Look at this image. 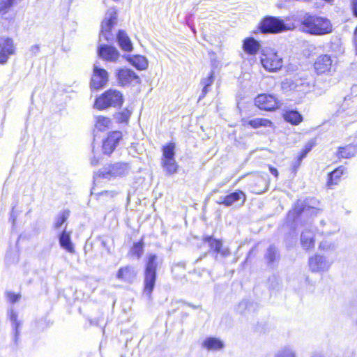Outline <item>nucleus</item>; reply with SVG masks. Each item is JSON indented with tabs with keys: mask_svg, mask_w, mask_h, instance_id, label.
Returning <instances> with one entry per match:
<instances>
[{
	"mask_svg": "<svg viewBox=\"0 0 357 357\" xmlns=\"http://www.w3.org/2000/svg\"><path fill=\"white\" fill-rule=\"evenodd\" d=\"M266 259L269 264L273 263L276 260V254L275 251L270 250L266 255Z\"/></svg>",
	"mask_w": 357,
	"mask_h": 357,
	"instance_id": "nucleus-44",
	"label": "nucleus"
},
{
	"mask_svg": "<svg viewBox=\"0 0 357 357\" xmlns=\"http://www.w3.org/2000/svg\"><path fill=\"white\" fill-rule=\"evenodd\" d=\"M346 172V168L343 165L338 166L332 172L328 174L326 187L332 189L342 181L343 176Z\"/></svg>",
	"mask_w": 357,
	"mask_h": 357,
	"instance_id": "nucleus-19",
	"label": "nucleus"
},
{
	"mask_svg": "<svg viewBox=\"0 0 357 357\" xmlns=\"http://www.w3.org/2000/svg\"><path fill=\"white\" fill-rule=\"evenodd\" d=\"M123 103V93L118 89L109 88L96 98L93 107L98 110H105L110 107L120 108Z\"/></svg>",
	"mask_w": 357,
	"mask_h": 357,
	"instance_id": "nucleus-3",
	"label": "nucleus"
},
{
	"mask_svg": "<svg viewBox=\"0 0 357 357\" xmlns=\"http://www.w3.org/2000/svg\"><path fill=\"white\" fill-rule=\"evenodd\" d=\"M266 189V183L264 179L261 177H257L253 181V184L251 186V192L253 194H261Z\"/></svg>",
	"mask_w": 357,
	"mask_h": 357,
	"instance_id": "nucleus-33",
	"label": "nucleus"
},
{
	"mask_svg": "<svg viewBox=\"0 0 357 357\" xmlns=\"http://www.w3.org/2000/svg\"><path fill=\"white\" fill-rule=\"evenodd\" d=\"M176 144L169 142L161 147V167L168 176L176 174L179 169V165L175 159Z\"/></svg>",
	"mask_w": 357,
	"mask_h": 357,
	"instance_id": "nucleus-4",
	"label": "nucleus"
},
{
	"mask_svg": "<svg viewBox=\"0 0 357 357\" xmlns=\"http://www.w3.org/2000/svg\"><path fill=\"white\" fill-rule=\"evenodd\" d=\"M308 265L310 271L313 273L321 271L325 267L323 257L318 255H314L310 257Z\"/></svg>",
	"mask_w": 357,
	"mask_h": 357,
	"instance_id": "nucleus-28",
	"label": "nucleus"
},
{
	"mask_svg": "<svg viewBox=\"0 0 357 357\" xmlns=\"http://www.w3.org/2000/svg\"><path fill=\"white\" fill-rule=\"evenodd\" d=\"M69 215V210L63 211L56 218L54 223V227L56 229H60L62 225L68 220Z\"/></svg>",
	"mask_w": 357,
	"mask_h": 357,
	"instance_id": "nucleus-38",
	"label": "nucleus"
},
{
	"mask_svg": "<svg viewBox=\"0 0 357 357\" xmlns=\"http://www.w3.org/2000/svg\"><path fill=\"white\" fill-rule=\"evenodd\" d=\"M117 195V192L114 190H104L97 194V199H98L101 196L106 195L111 198L114 197Z\"/></svg>",
	"mask_w": 357,
	"mask_h": 357,
	"instance_id": "nucleus-41",
	"label": "nucleus"
},
{
	"mask_svg": "<svg viewBox=\"0 0 357 357\" xmlns=\"http://www.w3.org/2000/svg\"><path fill=\"white\" fill-rule=\"evenodd\" d=\"M132 114V111L128 108H123L122 110L116 112L114 118L118 124L127 125Z\"/></svg>",
	"mask_w": 357,
	"mask_h": 357,
	"instance_id": "nucleus-32",
	"label": "nucleus"
},
{
	"mask_svg": "<svg viewBox=\"0 0 357 357\" xmlns=\"http://www.w3.org/2000/svg\"><path fill=\"white\" fill-rule=\"evenodd\" d=\"M260 63L264 70L269 73L280 71L284 66L283 58L272 48H266L261 52Z\"/></svg>",
	"mask_w": 357,
	"mask_h": 357,
	"instance_id": "nucleus-7",
	"label": "nucleus"
},
{
	"mask_svg": "<svg viewBox=\"0 0 357 357\" xmlns=\"http://www.w3.org/2000/svg\"><path fill=\"white\" fill-rule=\"evenodd\" d=\"M128 173V165L125 162H114L102 167L93 175V183L97 185L101 180H110L122 177Z\"/></svg>",
	"mask_w": 357,
	"mask_h": 357,
	"instance_id": "nucleus-5",
	"label": "nucleus"
},
{
	"mask_svg": "<svg viewBox=\"0 0 357 357\" xmlns=\"http://www.w3.org/2000/svg\"><path fill=\"white\" fill-rule=\"evenodd\" d=\"M268 169H269V171L271 172V173L275 177V178H278V176H279V172H278V170L273 167V166H269L268 167Z\"/></svg>",
	"mask_w": 357,
	"mask_h": 357,
	"instance_id": "nucleus-45",
	"label": "nucleus"
},
{
	"mask_svg": "<svg viewBox=\"0 0 357 357\" xmlns=\"http://www.w3.org/2000/svg\"><path fill=\"white\" fill-rule=\"evenodd\" d=\"M16 47L12 38L5 37L0 41V65L6 64L10 56L15 54Z\"/></svg>",
	"mask_w": 357,
	"mask_h": 357,
	"instance_id": "nucleus-14",
	"label": "nucleus"
},
{
	"mask_svg": "<svg viewBox=\"0 0 357 357\" xmlns=\"http://www.w3.org/2000/svg\"><path fill=\"white\" fill-rule=\"evenodd\" d=\"M278 357H294V356L290 354H280Z\"/></svg>",
	"mask_w": 357,
	"mask_h": 357,
	"instance_id": "nucleus-47",
	"label": "nucleus"
},
{
	"mask_svg": "<svg viewBox=\"0 0 357 357\" xmlns=\"http://www.w3.org/2000/svg\"><path fill=\"white\" fill-rule=\"evenodd\" d=\"M299 30L312 36H323L333 31L329 19L317 14L306 13L298 22Z\"/></svg>",
	"mask_w": 357,
	"mask_h": 357,
	"instance_id": "nucleus-1",
	"label": "nucleus"
},
{
	"mask_svg": "<svg viewBox=\"0 0 357 357\" xmlns=\"http://www.w3.org/2000/svg\"><path fill=\"white\" fill-rule=\"evenodd\" d=\"M254 105L261 111L273 112L282 107L281 100L272 93H261L257 95L253 100Z\"/></svg>",
	"mask_w": 357,
	"mask_h": 357,
	"instance_id": "nucleus-8",
	"label": "nucleus"
},
{
	"mask_svg": "<svg viewBox=\"0 0 357 357\" xmlns=\"http://www.w3.org/2000/svg\"><path fill=\"white\" fill-rule=\"evenodd\" d=\"M349 6L353 16L357 18V0H349Z\"/></svg>",
	"mask_w": 357,
	"mask_h": 357,
	"instance_id": "nucleus-42",
	"label": "nucleus"
},
{
	"mask_svg": "<svg viewBox=\"0 0 357 357\" xmlns=\"http://www.w3.org/2000/svg\"><path fill=\"white\" fill-rule=\"evenodd\" d=\"M6 297L10 303L14 304L20 301V299L21 298V294H15L11 291H8L6 294Z\"/></svg>",
	"mask_w": 357,
	"mask_h": 357,
	"instance_id": "nucleus-39",
	"label": "nucleus"
},
{
	"mask_svg": "<svg viewBox=\"0 0 357 357\" xmlns=\"http://www.w3.org/2000/svg\"><path fill=\"white\" fill-rule=\"evenodd\" d=\"M202 241L208 243L210 251L215 255H220L222 257H227L231 255L230 249L224 247L221 239L216 238L213 236H204Z\"/></svg>",
	"mask_w": 357,
	"mask_h": 357,
	"instance_id": "nucleus-13",
	"label": "nucleus"
},
{
	"mask_svg": "<svg viewBox=\"0 0 357 357\" xmlns=\"http://www.w3.org/2000/svg\"><path fill=\"white\" fill-rule=\"evenodd\" d=\"M333 62L331 55L327 54L319 55L312 65L314 73L317 75L330 73L333 68Z\"/></svg>",
	"mask_w": 357,
	"mask_h": 357,
	"instance_id": "nucleus-11",
	"label": "nucleus"
},
{
	"mask_svg": "<svg viewBox=\"0 0 357 357\" xmlns=\"http://www.w3.org/2000/svg\"><path fill=\"white\" fill-rule=\"evenodd\" d=\"M214 72L211 71L206 78H204L201 80V84L203 85V89L199 100H201L206 96L209 91L208 87L213 84L214 81Z\"/></svg>",
	"mask_w": 357,
	"mask_h": 357,
	"instance_id": "nucleus-34",
	"label": "nucleus"
},
{
	"mask_svg": "<svg viewBox=\"0 0 357 357\" xmlns=\"http://www.w3.org/2000/svg\"><path fill=\"white\" fill-rule=\"evenodd\" d=\"M108 79L107 71L98 66H94L89 83L91 90L93 91L102 89L107 85Z\"/></svg>",
	"mask_w": 357,
	"mask_h": 357,
	"instance_id": "nucleus-10",
	"label": "nucleus"
},
{
	"mask_svg": "<svg viewBox=\"0 0 357 357\" xmlns=\"http://www.w3.org/2000/svg\"><path fill=\"white\" fill-rule=\"evenodd\" d=\"M117 40L120 47L123 50L130 52L132 50V43L126 31L119 30L117 33Z\"/></svg>",
	"mask_w": 357,
	"mask_h": 357,
	"instance_id": "nucleus-30",
	"label": "nucleus"
},
{
	"mask_svg": "<svg viewBox=\"0 0 357 357\" xmlns=\"http://www.w3.org/2000/svg\"><path fill=\"white\" fill-rule=\"evenodd\" d=\"M287 30V27L282 19L277 17L266 15L261 19L256 30L253 31V33L274 34Z\"/></svg>",
	"mask_w": 357,
	"mask_h": 357,
	"instance_id": "nucleus-6",
	"label": "nucleus"
},
{
	"mask_svg": "<svg viewBox=\"0 0 357 357\" xmlns=\"http://www.w3.org/2000/svg\"><path fill=\"white\" fill-rule=\"evenodd\" d=\"M131 63L136 67L138 70H145L148 66V62L146 58L143 56L136 55L134 56L131 60Z\"/></svg>",
	"mask_w": 357,
	"mask_h": 357,
	"instance_id": "nucleus-35",
	"label": "nucleus"
},
{
	"mask_svg": "<svg viewBox=\"0 0 357 357\" xmlns=\"http://www.w3.org/2000/svg\"><path fill=\"white\" fill-rule=\"evenodd\" d=\"M352 43L354 46L355 55L357 56V25L354 29Z\"/></svg>",
	"mask_w": 357,
	"mask_h": 357,
	"instance_id": "nucleus-43",
	"label": "nucleus"
},
{
	"mask_svg": "<svg viewBox=\"0 0 357 357\" xmlns=\"http://www.w3.org/2000/svg\"><path fill=\"white\" fill-rule=\"evenodd\" d=\"M284 120L292 126H298L303 121L302 114L296 109H287L282 114Z\"/></svg>",
	"mask_w": 357,
	"mask_h": 357,
	"instance_id": "nucleus-25",
	"label": "nucleus"
},
{
	"mask_svg": "<svg viewBox=\"0 0 357 357\" xmlns=\"http://www.w3.org/2000/svg\"><path fill=\"white\" fill-rule=\"evenodd\" d=\"M260 48V43L253 37H247L243 40L242 49L248 55L255 56Z\"/></svg>",
	"mask_w": 357,
	"mask_h": 357,
	"instance_id": "nucleus-21",
	"label": "nucleus"
},
{
	"mask_svg": "<svg viewBox=\"0 0 357 357\" xmlns=\"http://www.w3.org/2000/svg\"><path fill=\"white\" fill-rule=\"evenodd\" d=\"M123 135L119 130L109 131L102 140L101 149L104 155H110L123 141Z\"/></svg>",
	"mask_w": 357,
	"mask_h": 357,
	"instance_id": "nucleus-9",
	"label": "nucleus"
},
{
	"mask_svg": "<svg viewBox=\"0 0 357 357\" xmlns=\"http://www.w3.org/2000/svg\"><path fill=\"white\" fill-rule=\"evenodd\" d=\"M243 126H249L252 129H258L260 128H271L275 127L274 123L269 119L264 117L254 118L248 121H243Z\"/></svg>",
	"mask_w": 357,
	"mask_h": 357,
	"instance_id": "nucleus-23",
	"label": "nucleus"
},
{
	"mask_svg": "<svg viewBox=\"0 0 357 357\" xmlns=\"http://www.w3.org/2000/svg\"><path fill=\"white\" fill-rule=\"evenodd\" d=\"M15 2L16 0H0V16L7 14Z\"/></svg>",
	"mask_w": 357,
	"mask_h": 357,
	"instance_id": "nucleus-37",
	"label": "nucleus"
},
{
	"mask_svg": "<svg viewBox=\"0 0 357 357\" xmlns=\"http://www.w3.org/2000/svg\"><path fill=\"white\" fill-rule=\"evenodd\" d=\"M116 77L121 86H126L131 84L140 83L139 77L131 69L122 68L116 70Z\"/></svg>",
	"mask_w": 357,
	"mask_h": 357,
	"instance_id": "nucleus-12",
	"label": "nucleus"
},
{
	"mask_svg": "<svg viewBox=\"0 0 357 357\" xmlns=\"http://www.w3.org/2000/svg\"><path fill=\"white\" fill-rule=\"evenodd\" d=\"M304 211L305 206L303 205L296 204L290 211H289L287 215L293 221H295L301 216Z\"/></svg>",
	"mask_w": 357,
	"mask_h": 357,
	"instance_id": "nucleus-36",
	"label": "nucleus"
},
{
	"mask_svg": "<svg viewBox=\"0 0 357 357\" xmlns=\"http://www.w3.org/2000/svg\"><path fill=\"white\" fill-rule=\"evenodd\" d=\"M317 145V140L315 138L309 140L301 149L295 158V161L293 162L291 167V171L294 174H296L300 167L301 166L303 160L306 158L307 155L312 150V149Z\"/></svg>",
	"mask_w": 357,
	"mask_h": 357,
	"instance_id": "nucleus-17",
	"label": "nucleus"
},
{
	"mask_svg": "<svg viewBox=\"0 0 357 357\" xmlns=\"http://www.w3.org/2000/svg\"><path fill=\"white\" fill-rule=\"evenodd\" d=\"M98 53L100 57L108 61H116L119 57V53L115 47L106 45H100Z\"/></svg>",
	"mask_w": 357,
	"mask_h": 357,
	"instance_id": "nucleus-22",
	"label": "nucleus"
},
{
	"mask_svg": "<svg viewBox=\"0 0 357 357\" xmlns=\"http://www.w3.org/2000/svg\"><path fill=\"white\" fill-rule=\"evenodd\" d=\"M246 200L247 195L245 192L240 189H237L225 195L218 204L229 207L237 203H239L240 205H243Z\"/></svg>",
	"mask_w": 357,
	"mask_h": 357,
	"instance_id": "nucleus-15",
	"label": "nucleus"
},
{
	"mask_svg": "<svg viewBox=\"0 0 357 357\" xmlns=\"http://www.w3.org/2000/svg\"><path fill=\"white\" fill-rule=\"evenodd\" d=\"M10 319L13 321V323L15 324V328L16 331L15 336L17 338V335H18L17 328L20 326V323L17 321V314L14 312H11L10 315Z\"/></svg>",
	"mask_w": 357,
	"mask_h": 357,
	"instance_id": "nucleus-40",
	"label": "nucleus"
},
{
	"mask_svg": "<svg viewBox=\"0 0 357 357\" xmlns=\"http://www.w3.org/2000/svg\"><path fill=\"white\" fill-rule=\"evenodd\" d=\"M144 238H141L138 241L135 242L132 244L130 249L129 255L131 257H135L137 259L141 258L144 253Z\"/></svg>",
	"mask_w": 357,
	"mask_h": 357,
	"instance_id": "nucleus-31",
	"label": "nucleus"
},
{
	"mask_svg": "<svg viewBox=\"0 0 357 357\" xmlns=\"http://www.w3.org/2000/svg\"><path fill=\"white\" fill-rule=\"evenodd\" d=\"M99 161L98 159L96 158H93L91 160V164L93 165V166H96L98 164Z\"/></svg>",
	"mask_w": 357,
	"mask_h": 357,
	"instance_id": "nucleus-46",
	"label": "nucleus"
},
{
	"mask_svg": "<svg viewBox=\"0 0 357 357\" xmlns=\"http://www.w3.org/2000/svg\"><path fill=\"white\" fill-rule=\"evenodd\" d=\"M301 245L305 250H312L315 245V234L311 230L303 231L301 236Z\"/></svg>",
	"mask_w": 357,
	"mask_h": 357,
	"instance_id": "nucleus-24",
	"label": "nucleus"
},
{
	"mask_svg": "<svg viewBox=\"0 0 357 357\" xmlns=\"http://www.w3.org/2000/svg\"><path fill=\"white\" fill-rule=\"evenodd\" d=\"M357 153V146L354 144H345L337 147L335 153L338 160L350 159Z\"/></svg>",
	"mask_w": 357,
	"mask_h": 357,
	"instance_id": "nucleus-20",
	"label": "nucleus"
},
{
	"mask_svg": "<svg viewBox=\"0 0 357 357\" xmlns=\"http://www.w3.org/2000/svg\"><path fill=\"white\" fill-rule=\"evenodd\" d=\"M136 277L135 268L130 265L120 267L116 273V278L121 282L131 284Z\"/></svg>",
	"mask_w": 357,
	"mask_h": 357,
	"instance_id": "nucleus-18",
	"label": "nucleus"
},
{
	"mask_svg": "<svg viewBox=\"0 0 357 357\" xmlns=\"http://www.w3.org/2000/svg\"><path fill=\"white\" fill-rule=\"evenodd\" d=\"M112 125V120L110 117L99 115L96 116L94 128L98 131H105L111 128Z\"/></svg>",
	"mask_w": 357,
	"mask_h": 357,
	"instance_id": "nucleus-27",
	"label": "nucleus"
},
{
	"mask_svg": "<svg viewBox=\"0 0 357 357\" xmlns=\"http://www.w3.org/2000/svg\"><path fill=\"white\" fill-rule=\"evenodd\" d=\"M202 347L208 351H217L224 347V343L218 338L209 337L203 341Z\"/></svg>",
	"mask_w": 357,
	"mask_h": 357,
	"instance_id": "nucleus-29",
	"label": "nucleus"
},
{
	"mask_svg": "<svg viewBox=\"0 0 357 357\" xmlns=\"http://www.w3.org/2000/svg\"><path fill=\"white\" fill-rule=\"evenodd\" d=\"M108 15L101 23L100 33L105 37L106 41H109L111 38L108 36L117 21V11L114 8H110L107 12Z\"/></svg>",
	"mask_w": 357,
	"mask_h": 357,
	"instance_id": "nucleus-16",
	"label": "nucleus"
},
{
	"mask_svg": "<svg viewBox=\"0 0 357 357\" xmlns=\"http://www.w3.org/2000/svg\"><path fill=\"white\" fill-rule=\"evenodd\" d=\"M71 233L63 229L59 236V245L65 250L70 253L75 252V247L70 239Z\"/></svg>",
	"mask_w": 357,
	"mask_h": 357,
	"instance_id": "nucleus-26",
	"label": "nucleus"
},
{
	"mask_svg": "<svg viewBox=\"0 0 357 357\" xmlns=\"http://www.w3.org/2000/svg\"><path fill=\"white\" fill-rule=\"evenodd\" d=\"M158 257L156 254H149L147 257L144 269L142 293L151 297L157 280Z\"/></svg>",
	"mask_w": 357,
	"mask_h": 357,
	"instance_id": "nucleus-2",
	"label": "nucleus"
}]
</instances>
